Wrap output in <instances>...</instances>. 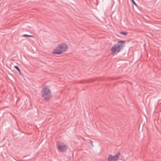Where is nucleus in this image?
Returning a JSON list of instances; mask_svg holds the SVG:
<instances>
[{"label":"nucleus","mask_w":161,"mask_h":161,"mask_svg":"<svg viewBox=\"0 0 161 161\" xmlns=\"http://www.w3.org/2000/svg\"><path fill=\"white\" fill-rule=\"evenodd\" d=\"M42 95L45 100H48L53 97V95L51 91H42Z\"/></svg>","instance_id":"obj_4"},{"label":"nucleus","mask_w":161,"mask_h":161,"mask_svg":"<svg viewBox=\"0 0 161 161\" xmlns=\"http://www.w3.org/2000/svg\"><path fill=\"white\" fill-rule=\"evenodd\" d=\"M57 147L58 150L61 152L65 151L67 148V146L63 143L57 142Z\"/></svg>","instance_id":"obj_3"},{"label":"nucleus","mask_w":161,"mask_h":161,"mask_svg":"<svg viewBox=\"0 0 161 161\" xmlns=\"http://www.w3.org/2000/svg\"><path fill=\"white\" fill-rule=\"evenodd\" d=\"M120 33L121 34L125 36H126L128 33L127 32L124 31H120Z\"/></svg>","instance_id":"obj_9"},{"label":"nucleus","mask_w":161,"mask_h":161,"mask_svg":"<svg viewBox=\"0 0 161 161\" xmlns=\"http://www.w3.org/2000/svg\"><path fill=\"white\" fill-rule=\"evenodd\" d=\"M14 68L17 69V70L19 72V74L20 75H22L21 73L20 70V69H19V67L17 66H16V65L14 66Z\"/></svg>","instance_id":"obj_6"},{"label":"nucleus","mask_w":161,"mask_h":161,"mask_svg":"<svg viewBox=\"0 0 161 161\" xmlns=\"http://www.w3.org/2000/svg\"><path fill=\"white\" fill-rule=\"evenodd\" d=\"M68 48L67 44L64 43L61 44L55 48L53 53L54 54L59 55L66 51Z\"/></svg>","instance_id":"obj_2"},{"label":"nucleus","mask_w":161,"mask_h":161,"mask_svg":"<svg viewBox=\"0 0 161 161\" xmlns=\"http://www.w3.org/2000/svg\"><path fill=\"white\" fill-rule=\"evenodd\" d=\"M22 36L25 37H33L32 35H29L26 34H24L22 35Z\"/></svg>","instance_id":"obj_8"},{"label":"nucleus","mask_w":161,"mask_h":161,"mask_svg":"<svg viewBox=\"0 0 161 161\" xmlns=\"http://www.w3.org/2000/svg\"><path fill=\"white\" fill-rule=\"evenodd\" d=\"M125 41L121 40L117 42V44H114L111 49L112 53L115 54L118 53L122 50L125 45Z\"/></svg>","instance_id":"obj_1"},{"label":"nucleus","mask_w":161,"mask_h":161,"mask_svg":"<svg viewBox=\"0 0 161 161\" xmlns=\"http://www.w3.org/2000/svg\"><path fill=\"white\" fill-rule=\"evenodd\" d=\"M42 91H50V89L48 88L47 86H45L43 87Z\"/></svg>","instance_id":"obj_7"},{"label":"nucleus","mask_w":161,"mask_h":161,"mask_svg":"<svg viewBox=\"0 0 161 161\" xmlns=\"http://www.w3.org/2000/svg\"><path fill=\"white\" fill-rule=\"evenodd\" d=\"M132 3H133L137 7V4L135 3V1H134V0H131Z\"/></svg>","instance_id":"obj_10"},{"label":"nucleus","mask_w":161,"mask_h":161,"mask_svg":"<svg viewBox=\"0 0 161 161\" xmlns=\"http://www.w3.org/2000/svg\"><path fill=\"white\" fill-rule=\"evenodd\" d=\"M92 146H93V144H92Z\"/></svg>","instance_id":"obj_11"},{"label":"nucleus","mask_w":161,"mask_h":161,"mask_svg":"<svg viewBox=\"0 0 161 161\" xmlns=\"http://www.w3.org/2000/svg\"><path fill=\"white\" fill-rule=\"evenodd\" d=\"M119 153H118L114 156L109 154L108 156V161H116L119 158Z\"/></svg>","instance_id":"obj_5"}]
</instances>
